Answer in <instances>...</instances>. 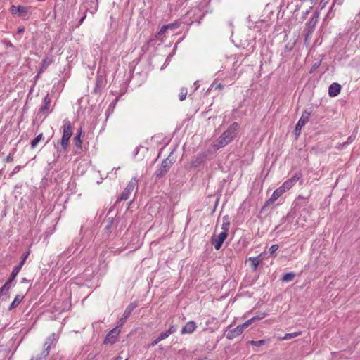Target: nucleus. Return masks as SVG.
I'll return each instance as SVG.
<instances>
[{
	"instance_id": "34",
	"label": "nucleus",
	"mask_w": 360,
	"mask_h": 360,
	"mask_svg": "<svg viewBox=\"0 0 360 360\" xmlns=\"http://www.w3.org/2000/svg\"><path fill=\"white\" fill-rule=\"evenodd\" d=\"M168 30V26L163 25L158 32V35H162Z\"/></svg>"
},
{
	"instance_id": "16",
	"label": "nucleus",
	"mask_w": 360,
	"mask_h": 360,
	"mask_svg": "<svg viewBox=\"0 0 360 360\" xmlns=\"http://www.w3.org/2000/svg\"><path fill=\"white\" fill-rule=\"evenodd\" d=\"M11 12L13 15H20L27 12V8L22 6H14L11 7Z\"/></svg>"
},
{
	"instance_id": "5",
	"label": "nucleus",
	"mask_w": 360,
	"mask_h": 360,
	"mask_svg": "<svg viewBox=\"0 0 360 360\" xmlns=\"http://www.w3.org/2000/svg\"><path fill=\"white\" fill-rule=\"evenodd\" d=\"M310 115L311 112L307 110H304L302 112L301 117L300 118L295 126V134L296 136H298L300 134L302 127L308 122Z\"/></svg>"
},
{
	"instance_id": "33",
	"label": "nucleus",
	"mask_w": 360,
	"mask_h": 360,
	"mask_svg": "<svg viewBox=\"0 0 360 360\" xmlns=\"http://www.w3.org/2000/svg\"><path fill=\"white\" fill-rule=\"evenodd\" d=\"M254 322L253 319L251 318L250 319H248V321H246L245 323H243L242 324V326H243V328L245 329L246 328H248L250 325H251L252 323Z\"/></svg>"
},
{
	"instance_id": "28",
	"label": "nucleus",
	"mask_w": 360,
	"mask_h": 360,
	"mask_svg": "<svg viewBox=\"0 0 360 360\" xmlns=\"http://www.w3.org/2000/svg\"><path fill=\"white\" fill-rule=\"evenodd\" d=\"M103 84V77L101 75H97L96 77V86L95 88V91H98V89L101 87Z\"/></svg>"
},
{
	"instance_id": "29",
	"label": "nucleus",
	"mask_w": 360,
	"mask_h": 360,
	"mask_svg": "<svg viewBox=\"0 0 360 360\" xmlns=\"http://www.w3.org/2000/svg\"><path fill=\"white\" fill-rule=\"evenodd\" d=\"M264 340H251L249 342V343L253 346L256 347H260L262 345H264L265 344Z\"/></svg>"
},
{
	"instance_id": "43",
	"label": "nucleus",
	"mask_w": 360,
	"mask_h": 360,
	"mask_svg": "<svg viewBox=\"0 0 360 360\" xmlns=\"http://www.w3.org/2000/svg\"><path fill=\"white\" fill-rule=\"evenodd\" d=\"M214 320V318H212L211 319H209L207 321L206 324L208 325L209 323H211Z\"/></svg>"
},
{
	"instance_id": "14",
	"label": "nucleus",
	"mask_w": 360,
	"mask_h": 360,
	"mask_svg": "<svg viewBox=\"0 0 360 360\" xmlns=\"http://www.w3.org/2000/svg\"><path fill=\"white\" fill-rule=\"evenodd\" d=\"M196 328V324L193 321H190L186 323V324L182 328L181 333L182 334H191L195 331Z\"/></svg>"
},
{
	"instance_id": "22",
	"label": "nucleus",
	"mask_w": 360,
	"mask_h": 360,
	"mask_svg": "<svg viewBox=\"0 0 360 360\" xmlns=\"http://www.w3.org/2000/svg\"><path fill=\"white\" fill-rule=\"evenodd\" d=\"M249 259L251 261V266H252V270L255 271L258 267L260 260L259 259V258L257 257H250Z\"/></svg>"
},
{
	"instance_id": "15",
	"label": "nucleus",
	"mask_w": 360,
	"mask_h": 360,
	"mask_svg": "<svg viewBox=\"0 0 360 360\" xmlns=\"http://www.w3.org/2000/svg\"><path fill=\"white\" fill-rule=\"evenodd\" d=\"M119 330L117 328L111 330L105 338V343H113L118 335Z\"/></svg>"
},
{
	"instance_id": "1",
	"label": "nucleus",
	"mask_w": 360,
	"mask_h": 360,
	"mask_svg": "<svg viewBox=\"0 0 360 360\" xmlns=\"http://www.w3.org/2000/svg\"><path fill=\"white\" fill-rule=\"evenodd\" d=\"M238 129L239 124L237 122L232 123L218 139L214 146L215 149L218 150L221 148H224L231 143L236 136Z\"/></svg>"
},
{
	"instance_id": "2",
	"label": "nucleus",
	"mask_w": 360,
	"mask_h": 360,
	"mask_svg": "<svg viewBox=\"0 0 360 360\" xmlns=\"http://www.w3.org/2000/svg\"><path fill=\"white\" fill-rule=\"evenodd\" d=\"M63 136L61 138V147L64 151L68 148L69 140L72 135V125L68 120H63V126L62 127Z\"/></svg>"
},
{
	"instance_id": "21",
	"label": "nucleus",
	"mask_w": 360,
	"mask_h": 360,
	"mask_svg": "<svg viewBox=\"0 0 360 360\" xmlns=\"http://www.w3.org/2000/svg\"><path fill=\"white\" fill-rule=\"evenodd\" d=\"M22 300H23L22 296L19 295H16L15 297L14 298V300L10 304L9 309H14L16 307H18V304L22 302Z\"/></svg>"
},
{
	"instance_id": "41",
	"label": "nucleus",
	"mask_w": 360,
	"mask_h": 360,
	"mask_svg": "<svg viewBox=\"0 0 360 360\" xmlns=\"http://www.w3.org/2000/svg\"><path fill=\"white\" fill-rule=\"evenodd\" d=\"M20 166H16L14 169L13 170V172H11V175H13L15 174V173L18 172L20 169Z\"/></svg>"
},
{
	"instance_id": "25",
	"label": "nucleus",
	"mask_w": 360,
	"mask_h": 360,
	"mask_svg": "<svg viewBox=\"0 0 360 360\" xmlns=\"http://www.w3.org/2000/svg\"><path fill=\"white\" fill-rule=\"evenodd\" d=\"M319 19V13L315 12L312 16L310 18L309 24L311 25L312 27H314L318 22Z\"/></svg>"
},
{
	"instance_id": "31",
	"label": "nucleus",
	"mask_w": 360,
	"mask_h": 360,
	"mask_svg": "<svg viewBox=\"0 0 360 360\" xmlns=\"http://www.w3.org/2000/svg\"><path fill=\"white\" fill-rule=\"evenodd\" d=\"M278 249V245L277 244H274L269 248V253L271 255L275 253Z\"/></svg>"
},
{
	"instance_id": "12",
	"label": "nucleus",
	"mask_w": 360,
	"mask_h": 360,
	"mask_svg": "<svg viewBox=\"0 0 360 360\" xmlns=\"http://www.w3.org/2000/svg\"><path fill=\"white\" fill-rule=\"evenodd\" d=\"M51 102V99L49 97V95L47 94L44 99L43 105L40 108L39 112L42 115H47L49 113Z\"/></svg>"
},
{
	"instance_id": "18",
	"label": "nucleus",
	"mask_w": 360,
	"mask_h": 360,
	"mask_svg": "<svg viewBox=\"0 0 360 360\" xmlns=\"http://www.w3.org/2000/svg\"><path fill=\"white\" fill-rule=\"evenodd\" d=\"M283 191L281 189V188H278L277 189H276L271 196L270 197V198L269 199L268 202H270V203H272L274 202H275L279 197H281L283 194Z\"/></svg>"
},
{
	"instance_id": "39",
	"label": "nucleus",
	"mask_w": 360,
	"mask_h": 360,
	"mask_svg": "<svg viewBox=\"0 0 360 360\" xmlns=\"http://www.w3.org/2000/svg\"><path fill=\"white\" fill-rule=\"evenodd\" d=\"M13 160V157L12 155H8L6 158H5V161L7 162H12Z\"/></svg>"
},
{
	"instance_id": "35",
	"label": "nucleus",
	"mask_w": 360,
	"mask_h": 360,
	"mask_svg": "<svg viewBox=\"0 0 360 360\" xmlns=\"http://www.w3.org/2000/svg\"><path fill=\"white\" fill-rule=\"evenodd\" d=\"M265 316H266V314L262 313V314H261V315L255 316L252 317V319H253L254 321H255L261 320V319H264Z\"/></svg>"
},
{
	"instance_id": "30",
	"label": "nucleus",
	"mask_w": 360,
	"mask_h": 360,
	"mask_svg": "<svg viewBox=\"0 0 360 360\" xmlns=\"http://www.w3.org/2000/svg\"><path fill=\"white\" fill-rule=\"evenodd\" d=\"M115 224V221L112 219H109L108 221V224L105 226V230L108 231H111L110 229L112 228V226Z\"/></svg>"
},
{
	"instance_id": "24",
	"label": "nucleus",
	"mask_w": 360,
	"mask_h": 360,
	"mask_svg": "<svg viewBox=\"0 0 360 360\" xmlns=\"http://www.w3.org/2000/svg\"><path fill=\"white\" fill-rule=\"evenodd\" d=\"M295 278V274L292 272H289L283 274L282 281L285 282H290L293 280Z\"/></svg>"
},
{
	"instance_id": "19",
	"label": "nucleus",
	"mask_w": 360,
	"mask_h": 360,
	"mask_svg": "<svg viewBox=\"0 0 360 360\" xmlns=\"http://www.w3.org/2000/svg\"><path fill=\"white\" fill-rule=\"evenodd\" d=\"M229 227H230L229 217L228 215H225L223 217V223L221 224V229H222L221 233H225L228 234Z\"/></svg>"
},
{
	"instance_id": "26",
	"label": "nucleus",
	"mask_w": 360,
	"mask_h": 360,
	"mask_svg": "<svg viewBox=\"0 0 360 360\" xmlns=\"http://www.w3.org/2000/svg\"><path fill=\"white\" fill-rule=\"evenodd\" d=\"M187 94H188L187 89L185 87L181 88L180 90V93L179 94V100L181 101H183L184 100H185L186 98Z\"/></svg>"
},
{
	"instance_id": "3",
	"label": "nucleus",
	"mask_w": 360,
	"mask_h": 360,
	"mask_svg": "<svg viewBox=\"0 0 360 360\" xmlns=\"http://www.w3.org/2000/svg\"><path fill=\"white\" fill-rule=\"evenodd\" d=\"M175 160L172 155H169L165 159H164L161 163L160 168L155 172V176L158 179H160L164 176L169 170Z\"/></svg>"
},
{
	"instance_id": "32",
	"label": "nucleus",
	"mask_w": 360,
	"mask_h": 360,
	"mask_svg": "<svg viewBox=\"0 0 360 360\" xmlns=\"http://www.w3.org/2000/svg\"><path fill=\"white\" fill-rule=\"evenodd\" d=\"M169 335L167 333V332H164L160 334V335L158 337V341H162V340L167 338Z\"/></svg>"
},
{
	"instance_id": "36",
	"label": "nucleus",
	"mask_w": 360,
	"mask_h": 360,
	"mask_svg": "<svg viewBox=\"0 0 360 360\" xmlns=\"http://www.w3.org/2000/svg\"><path fill=\"white\" fill-rule=\"evenodd\" d=\"M179 25L177 22L169 23L166 25V26H168V29H176L179 27Z\"/></svg>"
},
{
	"instance_id": "20",
	"label": "nucleus",
	"mask_w": 360,
	"mask_h": 360,
	"mask_svg": "<svg viewBox=\"0 0 360 360\" xmlns=\"http://www.w3.org/2000/svg\"><path fill=\"white\" fill-rule=\"evenodd\" d=\"M302 334L301 331L293 332L290 333H286L283 337L279 338L280 340H286L296 338Z\"/></svg>"
},
{
	"instance_id": "37",
	"label": "nucleus",
	"mask_w": 360,
	"mask_h": 360,
	"mask_svg": "<svg viewBox=\"0 0 360 360\" xmlns=\"http://www.w3.org/2000/svg\"><path fill=\"white\" fill-rule=\"evenodd\" d=\"M354 140V138H353L352 136H349L347 142H345L342 144V148L345 147L346 145H348L349 143H352Z\"/></svg>"
},
{
	"instance_id": "4",
	"label": "nucleus",
	"mask_w": 360,
	"mask_h": 360,
	"mask_svg": "<svg viewBox=\"0 0 360 360\" xmlns=\"http://www.w3.org/2000/svg\"><path fill=\"white\" fill-rule=\"evenodd\" d=\"M138 188V179L136 177L132 178L127 186L124 188V191L122 193L121 195L119 198L120 200H127L129 198L131 194L135 190L136 191Z\"/></svg>"
},
{
	"instance_id": "38",
	"label": "nucleus",
	"mask_w": 360,
	"mask_h": 360,
	"mask_svg": "<svg viewBox=\"0 0 360 360\" xmlns=\"http://www.w3.org/2000/svg\"><path fill=\"white\" fill-rule=\"evenodd\" d=\"M12 280L13 279L11 278L6 283L4 284V285L1 288L0 293L2 292L4 290L8 289V283H10Z\"/></svg>"
},
{
	"instance_id": "17",
	"label": "nucleus",
	"mask_w": 360,
	"mask_h": 360,
	"mask_svg": "<svg viewBox=\"0 0 360 360\" xmlns=\"http://www.w3.org/2000/svg\"><path fill=\"white\" fill-rule=\"evenodd\" d=\"M53 63V60L50 57H45L41 63V67L37 74V77L42 73L51 63Z\"/></svg>"
},
{
	"instance_id": "44",
	"label": "nucleus",
	"mask_w": 360,
	"mask_h": 360,
	"mask_svg": "<svg viewBox=\"0 0 360 360\" xmlns=\"http://www.w3.org/2000/svg\"><path fill=\"white\" fill-rule=\"evenodd\" d=\"M160 341H158V338L153 342L152 345H157L158 342H160Z\"/></svg>"
},
{
	"instance_id": "10",
	"label": "nucleus",
	"mask_w": 360,
	"mask_h": 360,
	"mask_svg": "<svg viewBox=\"0 0 360 360\" xmlns=\"http://www.w3.org/2000/svg\"><path fill=\"white\" fill-rule=\"evenodd\" d=\"M55 340H56V335L54 333L46 338V342H44L45 349L43 352L44 355L42 357L45 358L48 356L51 346Z\"/></svg>"
},
{
	"instance_id": "13",
	"label": "nucleus",
	"mask_w": 360,
	"mask_h": 360,
	"mask_svg": "<svg viewBox=\"0 0 360 360\" xmlns=\"http://www.w3.org/2000/svg\"><path fill=\"white\" fill-rule=\"evenodd\" d=\"M341 91V86L338 83L334 82L328 88V94L330 97L337 96Z\"/></svg>"
},
{
	"instance_id": "49",
	"label": "nucleus",
	"mask_w": 360,
	"mask_h": 360,
	"mask_svg": "<svg viewBox=\"0 0 360 360\" xmlns=\"http://www.w3.org/2000/svg\"><path fill=\"white\" fill-rule=\"evenodd\" d=\"M115 169L117 170V169H120V167H117V168H114Z\"/></svg>"
},
{
	"instance_id": "23",
	"label": "nucleus",
	"mask_w": 360,
	"mask_h": 360,
	"mask_svg": "<svg viewBox=\"0 0 360 360\" xmlns=\"http://www.w3.org/2000/svg\"><path fill=\"white\" fill-rule=\"evenodd\" d=\"M43 134L41 133L39 135H37L32 141L30 143V146L32 148H34L38 143L42 139Z\"/></svg>"
},
{
	"instance_id": "11",
	"label": "nucleus",
	"mask_w": 360,
	"mask_h": 360,
	"mask_svg": "<svg viewBox=\"0 0 360 360\" xmlns=\"http://www.w3.org/2000/svg\"><path fill=\"white\" fill-rule=\"evenodd\" d=\"M244 330H245V328H243L242 324L238 325L235 328L230 330L227 333L226 338L229 340H232V339L236 338L237 336L240 335L243 332Z\"/></svg>"
},
{
	"instance_id": "7",
	"label": "nucleus",
	"mask_w": 360,
	"mask_h": 360,
	"mask_svg": "<svg viewBox=\"0 0 360 360\" xmlns=\"http://www.w3.org/2000/svg\"><path fill=\"white\" fill-rule=\"evenodd\" d=\"M228 234L225 233H220L217 236H214L212 238L211 243L216 250H219L224 240L226 239Z\"/></svg>"
},
{
	"instance_id": "40",
	"label": "nucleus",
	"mask_w": 360,
	"mask_h": 360,
	"mask_svg": "<svg viewBox=\"0 0 360 360\" xmlns=\"http://www.w3.org/2000/svg\"><path fill=\"white\" fill-rule=\"evenodd\" d=\"M169 335H171L175 332V329L173 326H170L168 330H167Z\"/></svg>"
},
{
	"instance_id": "6",
	"label": "nucleus",
	"mask_w": 360,
	"mask_h": 360,
	"mask_svg": "<svg viewBox=\"0 0 360 360\" xmlns=\"http://www.w3.org/2000/svg\"><path fill=\"white\" fill-rule=\"evenodd\" d=\"M302 177V175L299 173H296L292 178L286 180L283 183V184L280 186L281 189L285 193L289 191L295 183L300 180Z\"/></svg>"
},
{
	"instance_id": "8",
	"label": "nucleus",
	"mask_w": 360,
	"mask_h": 360,
	"mask_svg": "<svg viewBox=\"0 0 360 360\" xmlns=\"http://www.w3.org/2000/svg\"><path fill=\"white\" fill-rule=\"evenodd\" d=\"M30 251L28 250L22 255V259H21V261L20 262L18 266H15L12 271L11 275V279H14L16 277V276L19 273L20 270L24 265V264H25L26 259H27L28 256L30 255Z\"/></svg>"
},
{
	"instance_id": "27",
	"label": "nucleus",
	"mask_w": 360,
	"mask_h": 360,
	"mask_svg": "<svg viewBox=\"0 0 360 360\" xmlns=\"http://www.w3.org/2000/svg\"><path fill=\"white\" fill-rule=\"evenodd\" d=\"M73 141H74L75 145L77 147L81 148V146H82L81 131L74 137Z\"/></svg>"
},
{
	"instance_id": "48",
	"label": "nucleus",
	"mask_w": 360,
	"mask_h": 360,
	"mask_svg": "<svg viewBox=\"0 0 360 360\" xmlns=\"http://www.w3.org/2000/svg\"><path fill=\"white\" fill-rule=\"evenodd\" d=\"M122 357L118 356V357H117L115 360H122Z\"/></svg>"
},
{
	"instance_id": "45",
	"label": "nucleus",
	"mask_w": 360,
	"mask_h": 360,
	"mask_svg": "<svg viewBox=\"0 0 360 360\" xmlns=\"http://www.w3.org/2000/svg\"><path fill=\"white\" fill-rule=\"evenodd\" d=\"M216 89H222L223 88V86L221 84H219L216 86L215 87Z\"/></svg>"
},
{
	"instance_id": "47",
	"label": "nucleus",
	"mask_w": 360,
	"mask_h": 360,
	"mask_svg": "<svg viewBox=\"0 0 360 360\" xmlns=\"http://www.w3.org/2000/svg\"><path fill=\"white\" fill-rule=\"evenodd\" d=\"M86 18V15H84V16L80 19V20H79V23H80V24L84 21V18Z\"/></svg>"
},
{
	"instance_id": "46",
	"label": "nucleus",
	"mask_w": 360,
	"mask_h": 360,
	"mask_svg": "<svg viewBox=\"0 0 360 360\" xmlns=\"http://www.w3.org/2000/svg\"><path fill=\"white\" fill-rule=\"evenodd\" d=\"M23 31H24V28L20 27V28H19V29H18V33H21V32H22Z\"/></svg>"
},
{
	"instance_id": "9",
	"label": "nucleus",
	"mask_w": 360,
	"mask_h": 360,
	"mask_svg": "<svg viewBox=\"0 0 360 360\" xmlns=\"http://www.w3.org/2000/svg\"><path fill=\"white\" fill-rule=\"evenodd\" d=\"M137 307V304L135 303H131L127 306L126 308L123 315L120 319V324L122 325L124 323L126 322L127 319L130 316L131 314L134 311V309Z\"/></svg>"
},
{
	"instance_id": "42",
	"label": "nucleus",
	"mask_w": 360,
	"mask_h": 360,
	"mask_svg": "<svg viewBox=\"0 0 360 360\" xmlns=\"http://www.w3.org/2000/svg\"><path fill=\"white\" fill-rule=\"evenodd\" d=\"M44 357H42L41 356H37L36 358H32L30 360H44Z\"/></svg>"
}]
</instances>
